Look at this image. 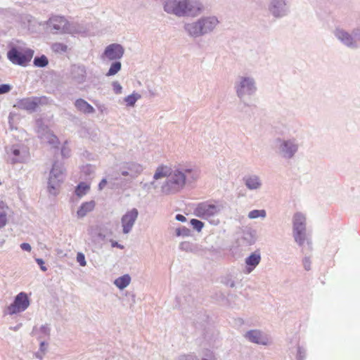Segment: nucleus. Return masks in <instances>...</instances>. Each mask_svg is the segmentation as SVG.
Here are the masks:
<instances>
[{"instance_id":"nucleus-1","label":"nucleus","mask_w":360,"mask_h":360,"mask_svg":"<svg viewBox=\"0 0 360 360\" xmlns=\"http://www.w3.org/2000/svg\"><path fill=\"white\" fill-rule=\"evenodd\" d=\"M200 176L199 171L190 165L178 164L171 169L169 177L161 186V191L166 195L181 191L186 184L195 181Z\"/></svg>"},{"instance_id":"nucleus-2","label":"nucleus","mask_w":360,"mask_h":360,"mask_svg":"<svg viewBox=\"0 0 360 360\" xmlns=\"http://www.w3.org/2000/svg\"><path fill=\"white\" fill-rule=\"evenodd\" d=\"M163 11L178 18L196 17L205 9L199 0H162Z\"/></svg>"},{"instance_id":"nucleus-3","label":"nucleus","mask_w":360,"mask_h":360,"mask_svg":"<svg viewBox=\"0 0 360 360\" xmlns=\"http://www.w3.org/2000/svg\"><path fill=\"white\" fill-rule=\"evenodd\" d=\"M219 20L215 15H204L195 21L186 23L184 29L193 38H198L212 33L219 26Z\"/></svg>"},{"instance_id":"nucleus-4","label":"nucleus","mask_w":360,"mask_h":360,"mask_svg":"<svg viewBox=\"0 0 360 360\" xmlns=\"http://www.w3.org/2000/svg\"><path fill=\"white\" fill-rule=\"evenodd\" d=\"M292 236L295 243L302 248V251H311L312 243L309 234L307 231V217L302 212L294 214L292 219Z\"/></svg>"},{"instance_id":"nucleus-5","label":"nucleus","mask_w":360,"mask_h":360,"mask_svg":"<svg viewBox=\"0 0 360 360\" xmlns=\"http://www.w3.org/2000/svg\"><path fill=\"white\" fill-rule=\"evenodd\" d=\"M233 89L239 100L244 101L246 98L256 94L257 91L256 79L248 74L238 75L234 82Z\"/></svg>"},{"instance_id":"nucleus-6","label":"nucleus","mask_w":360,"mask_h":360,"mask_svg":"<svg viewBox=\"0 0 360 360\" xmlns=\"http://www.w3.org/2000/svg\"><path fill=\"white\" fill-rule=\"evenodd\" d=\"M300 147L296 137L277 138L274 141L276 153L282 159L291 160L295 158Z\"/></svg>"},{"instance_id":"nucleus-7","label":"nucleus","mask_w":360,"mask_h":360,"mask_svg":"<svg viewBox=\"0 0 360 360\" xmlns=\"http://www.w3.org/2000/svg\"><path fill=\"white\" fill-rule=\"evenodd\" d=\"M223 205L220 203H212L203 202L199 203L193 210V214L202 219L208 220L212 224L217 225L219 220L215 219L223 210Z\"/></svg>"},{"instance_id":"nucleus-8","label":"nucleus","mask_w":360,"mask_h":360,"mask_svg":"<svg viewBox=\"0 0 360 360\" xmlns=\"http://www.w3.org/2000/svg\"><path fill=\"white\" fill-rule=\"evenodd\" d=\"M47 25L50 30L56 34H75L80 32L77 24L69 22L62 16L56 15L51 18Z\"/></svg>"},{"instance_id":"nucleus-9","label":"nucleus","mask_w":360,"mask_h":360,"mask_svg":"<svg viewBox=\"0 0 360 360\" xmlns=\"http://www.w3.org/2000/svg\"><path fill=\"white\" fill-rule=\"evenodd\" d=\"M66 77L72 84L82 85L86 82L87 68L83 64H72L66 73Z\"/></svg>"},{"instance_id":"nucleus-10","label":"nucleus","mask_w":360,"mask_h":360,"mask_svg":"<svg viewBox=\"0 0 360 360\" xmlns=\"http://www.w3.org/2000/svg\"><path fill=\"white\" fill-rule=\"evenodd\" d=\"M64 171L65 169L62 163L58 162L53 163L48 181L49 189L51 193L56 194V189L64 179Z\"/></svg>"},{"instance_id":"nucleus-11","label":"nucleus","mask_w":360,"mask_h":360,"mask_svg":"<svg viewBox=\"0 0 360 360\" xmlns=\"http://www.w3.org/2000/svg\"><path fill=\"white\" fill-rule=\"evenodd\" d=\"M335 39L343 46L350 49H356L359 47L358 40L353 32L342 28L337 27L333 31Z\"/></svg>"},{"instance_id":"nucleus-12","label":"nucleus","mask_w":360,"mask_h":360,"mask_svg":"<svg viewBox=\"0 0 360 360\" xmlns=\"http://www.w3.org/2000/svg\"><path fill=\"white\" fill-rule=\"evenodd\" d=\"M49 99L46 96H33L22 98L17 101L15 107L19 109L25 110L30 112L36 111L39 105H47Z\"/></svg>"},{"instance_id":"nucleus-13","label":"nucleus","mask_w":360,"mask_h":360,"mask_svg":"<svg viewBox=\"0 0 360 360\" xmlns=\"http://www.w3.org/2000/svg\"><path fill=\"white\" fill-rule=\"evenodd\" d=\"M34 51L30 49L20 52L16 48H11L7 53L8 59L15 65L25 66L32 58Z\"/></svg>"},{"instance_id":"nucleus-14","label":"nucleus","mask_w":360,"mask_h":360,"mask_svg":"<svg viewBox=\"0 0 360 360\" xmlns=\"http://www.w3.org/2000/svg\"><path fill=\"white\" fill-rule=\"evenodd\" d=\"M267 10L273 17L281 18L288 15L290 7L286 0H269Z\"/></svg>"},{"instance_id":"nucleus-15","label":"nucleus","mask_w":360,"mask_h":360,"mask_svg":"<svg viewBox=\"0 0 360 360\" xmlns=\"http://www.w3.org/2000/svg\"><path fill=\"white\" fill-rule=\"evenodd\" d=\"M30 306V300L27 295L21 292L18 293L14 301L7 307V314L9 315L16 314L25 311Z\"/></svg>"},{"instance_id":"nucleus-16","label":"nucleus","mask_w":360,"mask_h":360,"mask_svg":"<svg viewBox=\"0 0 360 360\" xmlns=\"http://www.w3.org/2000/svg\"><path fill=\"white\" fill-rule=\"evenodd\" d=\"M124 53V48L120 44L114 43L107 46L101 55L103 60H118Z\"/></svg>"},{"instance_id":"nucleus-17","label":"nucleus","mask_w":360,"mask_h":360,"mask_svg":"<svg viewBox=\"0 0 360 360\" xmlns=\"http://www.w3.org/2000/svg\"><path fill=\"white\" fill-rule=\"evenodd\" d=\"M8 161L11 164L22 162L27 158V151L25 148L19 146H12L6 148Z\"/></svg>"},{"instance_id":"nucleus-18","label":"nucleus","mask_w":360,"mask_h":360,"mask_svg":"<svg viewBox=\"0 0 360 360\" xmlns=\"http://www.w3.org/2000/svg\"><path fill=\"white\" fill-rule=\"evenodd\" d=\"M37 124V134L39 139L42 141L47 142L51 146L56 148L59 143L58 139L55 136L46 126L44 125L41 121L38 120Z\"/></svg>"},{"instance_id":"nucleus-19","label":"nucleus","mask_w":360,"mask_h":360,"mask_svg":"<svg viewBox=\"0 0 360 360\" xmlns=\"http://www.w3.org/2000/svg\"><path fill=\"white\" fill-rule=\"evenodd\" d=\"M244 337L249 342L257 345H268L271 342L269 335L260 330H250L245 333Z\"/></svg>"},{"instance_id":"nucleus-20","label":"nucleus","mask_w":360,"mask_h":360,"mask_svg":"<svg viewBox=\"0 0 360 360\" xmlns=\"http://www.w3.org/2000/svg\"><path fill=\"white\" fill-rule=\"evenodd\" d=\"M138 216L139 212L136 208L130 210L122 216L121 223L123 233L127 234L132 230Z\"/></svg>"},{"instance_id":"nucleus-21","label":"nucleus","mask_w":360,"mask_h":360,"mask_svg":"<svg viewBox=\"0 0 360 360\" xmlns=\"http://www.w3.org/2000/svg\"><path fill=\"white\" fill-rule=\"evenodd\" d=\"M143 171V166L136 162H127L120 167V174L128 176L130 180L136 178Z\"/></svg>"},{"instance_id":"nucleus-22","label":"nucleus","mask_w":360,"mask_h":360,"mask_svg":"<svg viewBox=\"0 0 360 360\" xmlns=\"http://www.w3.org/2000/svg\"><path fill=\"white\" fill-rule=\"evenodd\" d=\"M243 181L245 187L250 191H259L263 186L262 178L255 174L245 176Z\"/></svg>"},{"instance_id":"nucleus-23","label":"nucleus","mask_w":360,"mask_h":360,"mask_svg":"<svg viewBox=\"0 0 360 360\" xmlns=\"http://www.w3.org/2000/svg\"><path fill=\"white\" fill-rule=\"evenodd\" d=\"M177 360H217V357L214 352L207 349L204 351L201 359L194 353H189L179 356Z\"/></svg>"},{"instance_id":"nucleus-24","label":"nucleus","mask_w":360,"mask_h":360,"mask_svg":"<svg viewBox=\"0 0 360 360\" xmlns=\"http://www.w3.org/2000/svg\"><path fill=\"white\" fill-rule=\"evenodd\" d=\"M51 328L49 324L46 323L39 328L34 327L32 334L36 336L39 340H47L50 338Z\"/></svg>"},{"instance_id":"nucleus-25","label":"nucleus","mask_w":360,"mask_h":360,"mask_svg":"<svg viewBox=\"0 0 360 360\" xmlns=\"http://www.w3.org/2000/svg\"><path fill=\"white\" fill-rule=\"evenodd\" d=\"M96 203L94 200H90L82 203L78 208L76 216L78 219H82L86 217L89 212H92L95 207Z\"/></svg>"},{"instance_id":"nucleus-26","label":"nucleus","mask_w":360,"mask_h":360,"mask_svg":"<svg viewBox=\"0 0 360 360\" xmlns=\"http://www.w3.org/2000/svg\"><path fill=\"white\" fill-rule=\"evenodd\" d=\"M76 109L84 114H92L95 112L94 107L83 98H78L75 101Z\"/></svg>"},{"instance_id":"nucleus-27","label":"nucleus","mask_w":360,"mask_h":360,"mask_svg":"<svg viewBox=\"0 0 360 360\" xmlns=\"http://www.w3.org/2000/svg\"><path fill=\"white\" fill-rule=\"evenodd\" d=\"M261 261V255L258 252H253L245 259L247 266V272L250 273L259 264Z\"/></svg>"},{"instance_id":"nucleus-28","label":"nucleus","mask_w":360,"mask_h":360,"mask_svg":"<svg viewBox=\"0 0 360 360\" xmlns=\"http://www.w3.org/2000/svg\"><path fill=\"white\" fill-rule=\"evenodd\" d=\"M172 167H169L166 165H160L157 167L155 174L153 175L154 180H158L165 177L168 179L171 172Z\"/></svg>"},{"instance_id":"nucleus-29","label":"nucleus","mask_w":360,"mask_h":360,"mask_svg":"<svg viewBox=\"0 0 360 360\" xmlns=\"http://www.w3.org/2000/svg\"><path fill=\"white\" fill-rule=\"evenodd\" d=\"M131 282V277L129 274H124L118 277L114 281V284L120 290L127 288Z\"/></svg>"},{"instance_id":"nucleus-30","label":"nucleus","mask_w":360,"mask_h":360,"mask_svg":"<svg viewBox=\"0 0 360 360\" xmlns=\"http://www.w3.org/2000/svg\"><path fill=\"white\" fill-rule=\"evenodd\" d=\"M8 212V207L0 201V229L5 226L7 223Z\"/></svg>"},{"instance_id":"nucleus-31","label":"nucleus","mask_w":360,"mask_h":360,"mask_svg":"<svg viewBox=\"0 0 360 360\" xmlns=\"http://www.w3.org/2000/svg\"><path fill=\"white\" fill-rule=\"evenodd\" d=\"M90 190V186L86 182L79 183L75 188V194L79 197L82 198Z\"/></svg>"},{"instance_id":"nucleus-32","label":"nucleus","mask_w":360,"mask_h":360,"mask_svg":"<svg viewBox=\"0 0 360 360\" xmlns=\"http://www.w3.org/2000/svg\"><path fill=\"white\" fill-rule=\"evenodd\" d=\"M121 63L118 60H115V62L111 64L108 72L106 73V76L109 77L116 75L121 70Z\"/></svg>"},{"instance_id":"nucleus-33","label":"nucleus","mask_w":360,"mask_h":360,"mask_svg":"<svg viewBox=\"0 0 360 360\" xmlns=\"http://www.w3.org/2000/svg\"><path fill=\"white\" fill-rule=\"evenodd\" d=\"M266 216V212L264 210H253L248 213V218L255 219L257 218L264 219Z\"/></svg>"},{"instance_id":"nucleus-34","label":"nucleus","mask_w":360,"mask_h":360,"mask_svg":"<svg viewBox=\"0 0 360 360\" xmlns=\"http://www.w3.org/2000/svg\"><path fill=\"white\" fill-rule=\"evenodd\" d=\"M141 95L138 93H133L125 97L124 101L127 103V106L132 107L135 105L136 102L141 98Z\"/></svg>"},{"instance_id":"nucleus-35","label":"nucleus","mask_w":360,"mask_h":360,"mask_svg":"<svg viewBox=\"0 0 360 360\" xmlns=\"http://www.w3.org/2000/svg\"><path fill=\"white\" fill-rule=\"evenodd\" d=\"M33 63L36 67L44 68L48 65L49 60L46 56L42 55L40 57H35Z\"/></svg>"},{"instance_id":"nucleus-36","label":"nucleus","mask_w":360,"mask_h":360,"mask_svg":"<svg viewBox=\"0 0 360 360\" xmlns=\"http://www.w3.org/2000/svg\"><path fill=\"white\" fill-rule=\"evenodd\" d=\"M175 235L177 237H188L191 235V231L185 226H179L175 229Z\"/></svg>"},{"instance_id":"nucleus-37","label":"nucleus","mask_w":360,"mask_h":360,"mask_svg":"<svg viewBox=\"0 0 360 360\" xmlns=\"http://www.w3.org/2000/svg\"><path fill=\"white\" fill-rule=\"evenodd\" d=\"M51 48L52 50L56 53H65L68 50L67 45L63 43H54Z\"/></svg>"},{"instance_id":"nucleus-38","label":"nucleus","mask_w":360,"mask_h":360,"mask_svg":"<svg viewBox=\"0 0 360 360\" xmlns=\"http://www.w3.org/2000/svg\"><path fill=\"white\" fill-rule=\"evenodd\" d=\"M190 224L193 229L196 230L198 232H200L204 227V223L196 219H192Z\"/></svg>"},{"instance_id":"nucleus-39","label":"nucleus","mask_w":360,"mask_h":360,"mask_svg":"<svg viewBox=\"0 0 360 360\" xmlns=\"http://www.w3.org/2000/svg\"><path fill=\"white\" fill-rule=\"evenodd\" d=\"M82 172L86 176H90L94 173V167L91 165H86L82 167Z\"/></svg>"},{"instance_id":"nucleus-40","label":"nucleus","mask_w":360,"mask_h":360,"mask_svg":"<svg viewBox=\"0 0 360 360\" xmlns=\"http://www.w3.org/2000/svg\"><path fill=\"white\" fill-rule=\"evenodd\" d=\"M112 90L115 94H120L122 92V86L117 82L115 81L112 83Z\"/></svg>"},{"instance_id":"nucleus-41","label":"nucleus","mask_w":360,"mask_h":360,"mask_svg":"<svg viewBox=\"0 0 360 360\" xmlns=\"http://www.w3.org/2000/svg\"><path fill=\"white\" fill-rule=\"evenodd\" d=\"M77 262L79 264L82 266H85L86 265V262L85 259V256L82 252H78L77 254L76 257Z\"/></svg>"},{"instance_id":"nucleus-42","label":"nucleus","mask_w":360,"mask_h":360,"mask_svg":"<svg viewBox=\"0 0 360 360\" xmlns=\"http://www.w3.org/2000/svg\"><path fill=\"white\" fill-rule=\"evenodd\" d=\"M179 248L181 250L190 252V251H192V245L189 242H187V241L181 242L179 244Z\"/></svg>"},{"instance_id":"nucleus-43","label":"nucleus","mask_w":360,"mask_h":360,"mask_svg":"<svg viewBox=\"0 0 360 360\" xmlns=\"http://www.w3.org/2000/svg\"><path fill=\"white\" fill-rule=\"evenodd\" d=\"M11 89V86L7 84L0 85V94H4L9 92Z\"/></svg>"},{"instance_id":"nucleus-44","label":"nucleus","mask_w":360,"mask_h":360,"mask_svg":"<svg viewBox=\"0 0 360 360\" xmlns=\"http://www.w3.org/2000/svg\"><path fill=\"white\" fill-rule=\"evenodd\" d=\"M70 149L65 145L61 148V155L65 158H68L70 156Z\"/></svg>"},{"instance_id":"nucleus-45","label":"nucleus","mask_w":360,"mask_h":360,"mask_svg":"<svg viewBox=\"0 0 360 360\" xmlns=\"http://www.w3.org/2000/svg\"><path fill=\"white\" fill-rule=\"evenodd\" d=\"M303 266L305 270L309 271L311 269V261L309 257H305L303 259Z\"/></svg>"},{"instance_id":"nucleus-46","label":"nucleus","mask_w":360,"mask_h":360,"mask_svg":"<svg viewBox=\"0 0 360 360\" xmlns=\"http://www.w3.org/2000/svg\"><path fill=\"white\" fill-rule=\"evenodd\" d=\"M36 262L37 263V264L40 266V269L41 271H46L47 270V268L46 266L44 265V262L42 259L41 258H37L35 259Z\"/></svg>"},{"instance_id":"nucleus-47","label":"nucleus","mask_w":360,"mask_h":360,"mask_svg":"<svg viewBox=\"0 0 360 360\" xmlns=\"http://www.w3.org/2000/svg\"><path fill=\"white\" fill-rule=\"evenodd\" d=\"M224 284L230 288H234L236 286L235 281L231 278H226L224 281Z\"/></svg>"},{"instance_id":"nucleus-48","label":"nucleus","mask_w":360,"mask_h":360,"mask_svg":"<svg viewBox=\"0 0 360 360\" xmlns=\"http://www.w3.org/2000/svg\"><path fill=\"white\" fill-rule=\"evenodd\" d=\"M304 356H305V352H304V350L302 348L299 347L298 349H297V358H298V360H303Z\"/></svg>"},{"instance_id":"nucleus-49","label":"nucleus","mask_w":360,"mask_h":360,"mask_svg":"<svg viewBox=\"0 0 360 360\" xmlns=\"http://www.w3.org/2000/svg\"><path fill=\"white\" fill-rule=\"evenodd\" d=\"M47 349V344H46V340H40V347L39 352L44 354Z\"/></svg>"},{"instance_id":"nucleus-50","label":"nucleus","mask_w":360,"mask_h":360,"mask_svg":"<svg viewBox=\"0 0 360 360\" xmlns=\"http://www.w3.org/2000/svg\"><path fill=\"white\" fill-rule=\"evenodd\" d=\"M20 248L22 250H25V251H27V252H30L32 250L31 245L29 243H23L20 244Z\"/></svg>"},{"instance_id":"nucleus-51","label":"nucleus","mask_w":360,"mask_h":360,"mask_svg":"<svg viewBox=\"0 0 360 360\" xmlns=\"http://www.w3.org/2000/svg\"><path fill=\"white\" fill-rule=\"evenodd\" d=\"M353 33L357 38L358 41H360V25L353 30Z\"/></svg>"},{"instance_id":"nucleus-52","label":"nucleus","mask_w":360,"mask_h":360,"mask_svg":"<svg viewBox=\"0 0 360 360\" xmlns=\"http://www.w3.org/2000/svg\"><path fill=\"white\" fill-rule=\"evenodd\" d=\"M107 182H108V181H107V179H103L101 181V182L99 183V184H98V189H99L100 191L103 190V189L105 188V186H106Z\"/></svg>"},{"instance_id":"nucleus-53","label":"nucleus","mask_w":360,"mask_h":360,"mask_svg":"<svg viewBox=\"0 0 360 360\" xmlns=\"http://www.w3.org/2000/svg\"><path fill=\"white\" fill-rule=\"evenodd\" d=\"M175 219L179 221H181V222H184L186 221V217H184V215L182 214H178L176 215L175 217Z\"/></svg>"},{"instance_id":"nucleus-54","label":"nucleus","mask_w":360,"mask_h":360,"mask_svg":"<svg viewBox=\"0 0 360 360\" xmlns=\"http://www.w3.org/2000/svg\"><path fill=\"white\" fill-rule=\"evenodd\" d=\"M111 245L113 248H118L120 249H123L124 246L122 245L119 244L117 241H112Z\"/></svg>"},{"instance_id":"nucleus-55","label":"nucleus","mask_w":360,"mask_h":360,"mask_svg":"<svg viewBox=\"0 0 360 360\" xmlns=\"http://www.w3.org/2000/svg\"><path fill=\"white\" fill-rule=\"evenodd\" d=\"M96 238H97L98 240H104V238H105V236H104L103 233H98L96 234Z\"/></svg>"},{"instance_id":"nucleus-56","label":"nucleus","mask_w":360,"mask_h":360,"mask_svg":"<svg viewBox=\"0 0 360 360\" xmlns=\"http://www.w3.org/2000/svg\"><path fill=\"white\" fill-rule=\"evenodd\" d=\"M44 354L40 352L39 351L38 352L36 353V357L39 359L40 360L42 359L43 358V356H44Z\"/></svg>"},{"instance_id":"nucleus-57","label":"nucleus","mask_w":360,"mask_h":360,"mask_svg":"<svg viewBox=\"0 0 360 360\" xmlns=\"http://www.w3.org/2000/svg\"><path fill=\"white\" fill-rule=\"evenodd\" d=\"M149 92H150V95H151L152 96H155V94L153 91H151L150 90V91H149Z\"/></svg>"},{"instance_id":"nucleus-58","label":"nucleus","mask_w":360,"mask_h":360,"mask_svg":"<svg viewBox=\"0 0 360 360\" xmlns=\"http://www.w3.org/2000/svg\"><path fill=\"white\" fill-rule=\"evenodd\" d=\"M150 184H151L152 186H153L155 188L156 187V186L155 185V182H154V181L151 182V183H150Z\"/></svg>"},{"instance_id":"nucleus-59","label":"nucleus","mask_w":360,"mask_h":360,"mask_svg":"<svg viewBox=\"0 0 360 360\" xmlns=\"http://www.w3.org/2000/svg\"><path fill=\"white\" fill-rule=\"evenodd\" d=\"M89 231L90 232L89 233H90L91 235H93V231H92V230H91V231L89 230ZM93 236V237H94V236Z\"/></svg>"},{"instance_id":"nucleus-60","label":"nucleus","mask_w":360,"mask_h":360,"mask_svg":"<svg viewBox=\"0 0 360 360\" xmlns=\"http://www.w3.org/2000/svg\"><path fill=\"white\" fill-rule=\"evenodd\" d=\"M118 179H119V178H118V176H117L114 178V179H115V180H118Z\"/></svg>"}]
</instances>
